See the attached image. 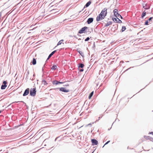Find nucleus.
<instances>
[{
	"instance_id": "1",
	"label": "nucleus",
	"mask_w": 153,
	"mask_h": 153,
	"mask_svg": "<svg viewBox=\"0 0 153 153\" xmlns=\"http://www.w3.org/2000/svg\"><path fill=\"white\" fill-rule=\"evenodd\" d=\"M107 14V9L104 8L101 11L100 14L97 16L96 18V21L98 22L103 19Z\"/></svg>"
},
{
	"instance_id": "2",
	"label": "nucleus",
	"mask_w": 153,
	"mask_h": 153,
	"mask_svg": "<svg viewBox=\"0 0 153 153\" xmlns=\"http://www.w3.org/2000/svg\"><path fill=\"white\" fill-rule=\"evenodd\" d=\"M52 89H54L55 90H56L57 89H59L60 91H62L65 93H67L69 92V89H66L65 88L61 87L60 88H56L54 89H51L50 90Z\"/></svg>"
},
{
	"instance_id": "3",
	"label": "nucleus",
	"mask_w": 153,
	"mask_h": 153,
	"mask_svg": "<svg viewBox=\"0 0 153 153\" xmlns=\"http://www.w3.org/2000/svg\"><path fill=\"white\" fill-rule=\"evenodd\" d=\"M88 29V27L86 26H85L82 28L78 32V33L81 34L83 33H86L87 32V29Z\"/></svg>"
},
{
	"instance_id": "4",
	"label": "nucleus",
	"mask_w": 153,
	"mask_h": 153,
	"mask_svg": "<svg viewBox=\"0 0 153 153\" xmlns=\"http://www.w3.org/2000/svg\"><path fill=\"white\" fill-rule=\"evenodd\" d=\"M36 88H32L30 91V95L32 96H35L36 93Z\"/></svg>"
},
{
	"instance_id": "5",
	"label": "nucleus",
	"mask_w": 153,
	"mask_h": 153,
	"mask_svg": "<svg viewBox=\"0 0 153 153\" xmlns=\"http://www.w3.org/2000/svg\"><path fill=\"white\" fill-rule=\"evenodd\" d=\"M7 82L6 81H4L1 87V89L2 90L4 89L7 86Z\"/></svg>"
},
{
	"instance_id": "6",
	"label": "nucleus",
	"mask_w": 153,
	"mask_h": 153,
	"mask_svg": "<svg viewBox=\"0 0 153 153\" xmlns=\"http://www.w3.org/2000/svg\"><path fill=\"white\" fill-rule=\"evenodd\" d=\"M30 91V89L29 88H27L24 91V92L23 94V96H25L27 95L29 93Z\"/></svg>"
},
{
	"instance_id": "7",
	"label": "nucleus",
	"mask_w": 153,
	"mask_h": 153,
	"mask_svg": "<svg viewBox=\"0 0 153 153\" xmlns=\"http://www.w3.org/2000/svg\"><path fill=\"white\" fill-rule=\"evenodd\" d=\"M91 142L92 143L93 145H96L98 144V141L95 139H92L91 140Z\"/></svg>"
},
{
	"instance_id": "8",
	"label": "nucleus",
	"mask_w": 153,
	"mask_h": 153,
	"mask_svg": "<svg viewBox=\"0 0 153 153\" xmlns=\"http://www.w3.org/2000/svg\"><path fill=\"white\" fill-rule=\"evenodd\" d=\"M114 16L116 17H117V16L119 14L118 13V10L117 9H115L113 11Z\"/></svg>"
},
{
	"instance_id": "9",
	"label": "nucleus",
	"mask_w": 153,
	"mask_h": 153,
	"mask_svg": "<svg viewBox=\"0 0 153 153\" xmlns=\"http://www.w3.org/2000/svg\"><path fill=\"white\" fill-rule=\"evenodd\" d=\"M94 20V19L93 18H88V20L87 21V22L88 24H90L91 23H92Z\"/></svg>"
},
{
	"instance_id": "10",
	"label": "nucleus",
	"mask_w": 153,
	"mask_h": 153,
	"mask_svg": "<svg viewBox=\"0 0 153 153\" xmlns=\"http://www.w3.org/2000/svg\"><path fill=\"white\" fill-rule=\"evenodd\" d=\"M143 7L145 9L148 10L150 9V6L148 4H145V6H143Z\"/></svg>"
},
{
	"instance_id": "11",
	"label": "nucleus",
	"mask_w": 153,
	"mask_h": 153,
	"mask_svg": "<svg viewBox=\"0 0 153 153\" xmlns=\"http://www.w3.org/2000/svg\"><path fill=\"white\" fill-rule=\"evenodd\" d=\"M91 3V1H88L85 5L84 8L87 7H88Z\"/></svg>"
},
{
	"instance_id": "12",
	"label": "nucleus",
	"mask_w": 153,
	"mask_h": 153,
	"mask_svg": "<svg viewBox=\"0 0 153 153\" xmlns=\"http://www.w3.org/2000/svg\"><path fill=\"white\" fill-rule=\"evenodd\" d=\"M146 12L145 11V10H144V11H143V13L142 14L141 18L142 19H143L144 18V17L146 15Z\"/></svg>"
},
{
	"instance_id": "13",
	"label": "nucleus",
	"mask_w": 153,
	"mask_h": 153,
	"mask_svg": "<svg viewBox=\"0 0 153 153\" xmlns=\"http://www.w3.org/2000/svg\"><path fill=\"white\" fill-rule=\"evenodd\" d=\"M52 83L53 85H57L59 84V81L56 80H54L53 81Z\"/></svg>"
},
{
	"instance_id": "14",
	"label": "nucleus",
	"mask_w": 153,
	"mask_h": 153,
	"mask_svg": "<svg viewBox=\"0 0 153 153\" xmlns=\"http://www.w3.org/2000/svg\"><path fill=\"white\" fill-rule=\"evenodd\" d=\"M112 24V22L111 21H109L106 24L105 26V27H107L108 26L111 25Z\"/></svg>"
},
{
	"instance_id": "15",
	"label": "nucleus",
	"mask_w": 153,
	"mask_h": 153,
	"mask_svg": "<svg viewBox=\"0 0 153 153\" xmlns=\"http://www.w3.org/2000/svg\"><path fill=\"white\" fill-rule=\"evenodd\" d=\"M79 68H83L84 66V65L82 63H80L79 64Z\"/></svg>"
},
{
	"instance_id": "16",
	"label": "nucleus",
	"mask_w": 153,
	"mask_h": 153,
	"mask_svg": "<svg viewBox=\"0 0 153 153\" xmlns=\"http://www.w3.org/2000/svg\"><path fill=\"white\" fill-rule=\"evenodd\" d=\"M42 84H43L44 85H47L48 84L46 81H45V80H42Z\"/></svg>"
},
{
	"instance_id": "17",
	"label": "nucleus",
	"mask_w": 153,
	"mask_h": 153,
	"mask_svg": "<svg viewBox=\"0 0 153 153\" xmlns=\"http://www.w3.org/2000/svg\"><path fill=\"white\" fill-rule=\"evenodd\" d=\"M118 17H116V18H113L112 20L115 22L117 23Z\"/></svg>"
},
{
	"instance_id": "18",
	"label": "nucleus",
	"mask_w": 153,
	"mask_h": 153,
	"mask_svg": "<svg viewBox=\"0 0 153 153\" xmlns=\"http://www.w3.org/2000/svg\"><path fill=\"white\" fill-rule=\"evenodd\" d=\"M56 51V50H55L52 52L49 55V57H51Z\"/></svg>"
},
{
	"instance_id": "19",
	"label": "nucleus",
	"mask_w": 153,
	"mask_h": 153,
	"mask_svg": "<svg viewBox=\"0 0 153 153\" xmlns=\"http://www.w3.org/2000/svg\"><path fill=\"white\" fill-rule=\"evenodd\" d=\"M32 64L33 65H35L36 64V60L35 59L33 58L32 62Z\"/></svg>"
},
{
	"instance_id": "20",
	"label": "nucleus",
	"mask_w": 153,
	"mask_h": 153,
	"mask_svg": "<svg viewBox=\"0 0 153 153\" xmlns=\"http://www.w3.org/2000/svg\"><path fill=\"white\" fill-rule=\"evenodd\" d=\"M77 51L82 56L83 55V53L82 51L79 50L78 49L77 50Z\"/></svg>"
},
{
	"instance_id": "21",
	"label": "nucleus",
	"mask_w": 153,
	"mask_h": 153,
	"mask_svg": "<svg viewBox=\"0 0 153 153\" xmlns=\"http://www.w3.org/2000/svg\"><path fill=\"white\" fill-rule=\"evenodd\" d=\"M94 94V91H92L91 92L90 94L88 97L89 99H90L91 97Z\"/></svg>"
},
{
	"instance_id": "22",
	"label": "nucleus",
	"mask_w": 153,
	"mask_h": 153,
	"mask_svg": "<svg viewBox=\"0 0 153 153\" xmlns=\"http://www.w3.org/2000/svg\"><path fill=\"white\" fill-rule=\"evenodd\" d=\"M57 66L56 65H53L52 67L51 68V69L52 70H56L57 69Z\"/></svg>"
},
{
	"instance_id": "23",
	"label": "nucleus",
	"mask_w": 153,
	"mask_h": 153,
	"mask_svg": "<svg viewBox=\"0 0 153 153\" xmlns=\"http://www.w3.org/2000/svg\"><path fill=\"white\" fill-rule=\"evenodd\" d=\"M126 28L125 26H123L122 27V28L121 30L122 32L124 31L125 30H126Z\"/></svg>"
},
{
	"instance_id": "24",
	"label": "nucleus",
	"mask_w": 153,
	"mask_h": 153,
	"mask_svg": "<svg viewBox=\"0 0 153 153\" xmlns=\"http://www.w3.org/2000/svg\"><path fill=\"white\" fill-rule=\"evenodd\" d=\"M63 40L62 39L61 40H60L59 42H58L57 45H60L62 43V42H63Z\"/></svg>"
},
{
	"instance_id": "25",
	"label": "nucleus",
	"mask_w": 153,
	"mask_h": 153,
	"mask_svg": "<svg viewBox=\"0 0 153 153\" xmlns=\"http://www.w3.org/2000/svg\"><path fill=\"white\" fill-rule=\"evenodd\" d=\"M117 19H118V20H117V23H122V22L118 18H117Z\"/></svg>"
},
{
	"instance_id": "26",
	"label": "nucleus",
	"mask_w": 153,
	"mask_h": 153,
	"mask_svg": "<svg viewBox=\"0 0 153 153\" xmlns=\"http://www.w3.org/2000/svg\"><path fill=\"white\" fill-rule=\"evenodd\" d=\"M117 17H119L122 19H123V17L120 14L118 15V16H117Z\"/></svg>"
},
{
	"instance_id": "27",
	"label": "nucleus",
	"mask_w": 153,
	"mask_h": 153,
	"mask_svg": "<svg viewBox=\"0 0 153 153\" xmlns=\"http://www.w3.org/2000/svg\"><path fill=\"white\" fill-rule=\"evenodd\" d=\"M148 23H149L148 20H147L145 22V25H148Z\"/></svg>"
},
{
	"instance_id": "28",
	"label": "nucleus",
	"mask_w": 153,
	"mask_h": 153,
	"mask_svg": "<svg viewBox=\"0 0 153 153\" xmlns=\"http://www.w3.org/2000/svg\"><path fill=\"white\" fill-rule=\"evenodd\" d=\"M90 39V38L89 37H87L85 40V41H87Z\"/></svg>"
},
{
	"instance_id": "29",
	"label": "nucleus",
	"mask_w": 153,
	"mask_h": 153,
	"mask_svg": "<svg viewBox=\"0 0 153 153\" xmlns=\"http://www.w3.org/2000/svg\"><path fill=\"white\" fill-rule=\"evenodd\" d=\"M149 139H150L151 141L153 142V137H149Z\"/></svg>"
},
{
	"instance_id": "30",
	"label": "nucleus",
	"mask_w": 153,
	"mask_h": 153,
	"mask_svg": "<svg viewBox=\"0 0 153 153\" xmlns=\"http://www.w3.org/2000/svg\"><path fill=\"white\" fill-rule=\"evenodd\" d=\"M110 142V141H107V142H106L105 144H104V145L103 146V147L105 145H106L107 144H108L109 142Z\"/></svg>"
},
{
	"instance_id": "31",
	"label": "nucleus",
	"mask_w": 153,
	"mask_h": 153,
	"mask_svg": "<svg viewBox=\"0 0 153 153\" xmlns=\"http://www.w3.org/2000/svg\"><path fill=\"white\" fill-rule=\"evenodd\" d=\"M153 18V17H151L150 18H149V20H148V21H151L152 19Z\"/></svg>"
},
{
	"instance_id": "32",
	"label": "nucleus",
	"mask_w": 153,
	"mask_h": 153,
	"mask_svg": "<svg viewBox=\"0 0 153 153\" xmlns=\"http://www.w3.org/2000/svg\"><path fill=\"white\" fill-rule=\"evenodd\" d=\"M23 102V101H16V102H13V103H19V102Z\"/></svg>"
},
{
	"instance_id": "33",
	"label": "nucleus",
	"mask_w": 153,
	"mask_h": 153,
	"mask_svg": "<svg viewBox=\"0 0 153 153\" xmlns=\"http://www.w3.org/2000/svg\"><path fill=\"white\" fill-rule=\"evenodd\" d=\"M84 71V69H80V70H79V71L80 72H82Z\"/></svg>"
},
{
	"instance_id": "34",
	"label": "nucleus",
	"mask_w": 153,
	"mask_h": 153,
	"mask_svg": "<svg viewBox=\"0 0 153 153\" xmlns=\"http://www.w3.org/2000/svg\"><path fill=\"white\" fill-rule=\"evenodd\" d=\"M50 58H51V57H50V56L49 57V56H48V58H47V60H46V62H47V61L48 60V59H49Z\"/></svg>"
},
{
	"instance_id": "35",
	"label": "nucleus",
	"mask_w": 153,
	"mask_h": 153,
	"mask_svg": "<svg viewBox=\"0 0 153 153\" xmlns=\"http://www.w3.org/2000/svg\"><path fill=\"white\" fill-rule=\"evenodd\" d=\"M87 31L88 32H89L90 33L91 32V31H90V29L88 28V29H87Z\"/></svg>"
},
{
	"instance_id": "36",
	"label": "nucleus",
	"mask_w": 153,
	"mask_h": 153,
	"mask_svg": "<svg viewBox=\"0 0 153 153\" xmlns=\"http://www.w3.org/2000/svg\"><path fill=\"white\" fill-rule=\"evenodd\" d=\"M64 83L63 82H60L59 81V84H62Z\"/></svg>"
},
{
	"instance_id": "37",
	"label": "nucleus",
	"mask_w": 153,
	"mask_h": 153,
	"mask_svg": "<svg viewBox=\"0 0 153 153\" xmlns=\"http://www.w3.org/2000/svg\"><path fill=\"white\" fill-rule=\"evenodd\" d=\"M29 74V71H28L27 72V74H26V75H27V76H28V75Z\"/></svg>"
},
{
	"instance_id": "38",
	"label": "nucleus",
	"mask_w": 153,
	"mask_h": 153,
	"mask_svg": "<svg viewBox=\"0 0 153 153\" xmlns=\"http://www.w3.org/2000/svg\"><path fill=\"white\" fill-rule=\"evenodd\" d=\"M74 37L76 39H77V37H76V36L74 35Z\"/></svg>"
},
{
	"instance_id": "39",
	"label": "nucleus",
	"mask_w": 153,
	"mask_h": 153,
	"mask_svg": "<svg viewBox=\"0 0 153 153\" xmlns=\"http://www.w3.org/2000/svg\"><path fill=\"white\" fill-rule=\"evenodd\" d=\"M150 134H152L153 135V132H151L150 133H149Z\"/></svg>"
},
{
	"instance_id": "40",
	"label": "nucleus",
	"mask_w": 153,
	"mask_h": 153,
	"mask_svg": "<svg viewBox=\"0 0 153 153\" xmlns=\"http://www.w3.org/2000/svg\"><path fill=\"white\" fill-rule=\"evenodd\" d=\"M145 4L144 3L142 4V5H143V6H145V4Z\"/></svg>"
},
{
	"instance_id": "41",
	"label": "nucleus",
	"mask_w": 153,
	"mask_h": 153,
	"mask_svg": "<svg viewBox=\"0 0 153 153\" xmlns=\"http://www.w3.org/2000/svg\"><path fill=\"white\" fill-rule=\"evenodd\" d=\"M28 76H27H27H26V79H28Z\"/></svg>"
},
{
	"instance_id": "42",
	"label": "nucleus",
	"mask_w": 153,
	"mask_h": 153,
	"mask_svg": "<svg viewBox=\"0 0 153 153\" xmlns=\"http://www.w3.org/2000/svg\"><path fill=\"white\" fill-rule=\"evenodd\" d=\"M101 118H102V117H99L98 119L100 120V119Z\"/></svg>"
},
{
	"instance_id": "43",
	"label": "nucleus",
	"mask_w": 153,
	"mask_h": 153,
	"mask_svg": "<svg viewBox=\"0 0 153 153\" xmlns=\"http://www.w3.org/2000/svg\"><path fill=\"white\" fill-rule=\"evenodd\" d=\"M65 86H69V85L68 84H67V85H65Z\"/></svg>"
},
{
	"instance_id": "44",
	"label": "nucleus",
	"mask_w": 153,
	"mask_h": 153,
	"mask_svg": "<svg viewBox=\"0 0 153 153\" xmlns=\"http://www.w3.org/2000/svg\"><path fill=\"white\" fill-rule=\"evenodd\" d=\"M34 78H32V79H31V80H32V81H33V80H34Z\"/></svg>"
},
{
	"instance_id": "45",
	"label": "nucleus",
	"mask_w": 153,
	"mask_h": 153,
	"mask_svg": "<svg viewBox=\"0 0 153 153\" xmlns=\"http://www.w3.org/2000/svg\"><path fill=\"white\" fill-rule=\"evenodd\" d=\"M120 62H122V63H123V62H123V61H121Z\"/></svg>"
},
{
	"instance_id": "46",
	"label": "nucleus",
	"mask_w": 153,
	"mask_h": 153,
	"mask_svg": "<svg viewBox=\"0 0 153 153\" xmlns=\"http://www.w3.org/2000/svg\"><path fill=\"white\" fill-rule=\"evenodd\" d=\"M88 125H91V124L90 123V124H88Z\"/></svg>"
},
{
	"instance_id": "47",
	"label": "nucleus",
	"mask_w": 153,
	"mask_h": 153,
	"mask_svg": "<svg viewBox=\"0 0 153 153\" xmlns=\"http://www.w3.org/2000/svg\"><path fill=\"white\" fill-rule=\"evenodd\" d=\"M99 120V119H97L96 120V121H98Z\"/></svg>"
},
{
	"instance_id": "48",
	"label": "nucleus",
	"mask_w": 153,
	"mask_h": 153,
	"mask_svg": "<svg viewBox=\"0 0 153 153\" xmlns=\"http://www.w3.org/2000/svg\"><path fill=\"white\" fill-rule=\"evenodd\" d=\"M43 67L42 68V71H43Z\"/></svg>"
},
{
	"instance_id": "49",
	"label": "nucleus",
	"mask_w": 153,
	"mask_h": 153,
	"mask_svg": "<svg viewBox=\"0 0 153 153\" xmlns=\"http://www.w3.org/2000/svg\"><path fill=\"white\" fill-rule=\"evenodd\" d=\"M81 40V39L80 38H79V39H78V40Z\"/></svg>"
},
{
	"instance_id": "50",
	"label": "nucleus",
	"mask_w": 153,
	"mask_h": 153,
	"mask_svg": "<svg viewBox=\"0 0 153 153\" xmlns=\"http://www.w3.org/2000/svg\"><path fill=\"white\" fill-rule=\"evenodd\" d=\"M2 111L1 110H0V114L1 113V112Z\"/></svg>"
},
{
	"instance_id": "51",
	"label": "nucleus",
	"mask_w": 153,
	"mask_h": 153,
	"mask_svg": "<svg viewBox=\"0 0 153 153\" xmlns=\"http://www.w3.org/2000/svg\"><path fill=\"white\" fill-rule=\"evenodd\" d=\"M57 138H56L55 140V141H56V140Z\"/></svg>"
},
{
	"instance_id": "52",
	"label": "nucleus",
	"mask_w": 153,
	"mask_h": 153,
	"mask_svg": "<svg viewBox=\"0 0 153 153\" xmlns=\"http://www.w3.org/2000/svg\"><path fill=\"white\" fill-rule=\"evenodd\" d=\"M35 75L34 74L33 75V76L34 77L35 76Z\"/></svg>"
},
{
	"instance_id": "53",
	"label": "nucleus",
	"mask_w": 153,
	"mask_h": 153,
	"mask_svg": "<svg viewBox=\"0 0 153 153\" xmlns=\"http://www.w3.org/2000/svg\"><path fill=\"white\" fill-rule=\"evenodd\" d=\"M129 61H127V62H128Z\"/></svg>"
},
{
	"instance_id": "54",
	"label": "nucleus",
	"mask_w": 153,
	"mask_h": 153,
	"mask_svg": "<svg viewBox=\"0 0 153 153\" xmlns=\"http://www.w3.org/2000/svg\"><path fill=\"white\" fill-rule=\"evenodd\" d=\"M94 151H93V152H92L91 153H93V152H94Z\"/></svg>"
},
{
	"instance_id": "55",
	"label": "nucleus",
	"mask_w": 153,
	"mask_h": 153,
	"mask_svg": "<svg viewBox=\"0 0 153 153\" xmlns=\"http://www.w3.org/2000/svg\"><path fill=\"white\" fill-rule=\"evenodd\" d=\"M77 35H78V36H79V34H78Z\"/></svg>"
},
{
	"instance_id": "56",
	"label": "nucleus",
	"mask_w": 153,
	"mask_h": 153,
	"mask_svg": "<svg viewBox=\"0 0 153 153\" xmlns=\"http://www.w3.org/2000/svg\"><path fill=\"white\" fill-rule=\"evenodd\" d=\"M153 59V57L152 58V59Z\"/></svg>"
},
{
	"instance_id": "57",
	"label": "nucleus",
	"mask_w": 153,
	"mask_h": 153,
	"mask_svg": "<svg viewBox=\"0 0 153 153\" xmlns=\"http://www.w3.org/2000/svg\"><path fill=\"white\" fill-rule=\"evenodd\" d=\"M152 111H153V110Z\"/></svg>"
}]
</instances>
